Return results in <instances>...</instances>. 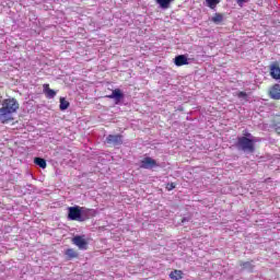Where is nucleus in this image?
<instances>
[{"label": "nucleus", "instance_id": "nucleus-12", "mask_svg": "<svg viewBox=\"0 0 280 280\" xmlns=\"http://www.w3.org/2000/svg\"><path fill=\"white\" fill-rule=\"evenodd\" d=\"M108 100H122L124 93H121V90L115 89L112 94L107 95Z\"/></svg>", "mask_w": 280, "mask_h": 280}, {"label": "nucleus", "instance_id": "nucleus-6", "mask_svg": "<svg viewBox=\"0 0 280 280\" xmlns=\"http://www.w3.org/2000/svg\"><path fill=\"white\" fill-rule=\"evenodd\" d=\"M106 143H108L109 145H121L124 143V136L109 135L106 138Z\"/></svg>", "mask_w": 280, "mask_h": 280}, {"label": "nucleus", "instance_id": "nucleus-19", "mask_svg": "<svg viewBox=\"0 0 280 280\" xmlns=\"http://www.w3.org/2000/svg\"><path fill=\"white\" fill-rule=\"evenodd\" d=\"M206 3L210 10H215L218 8V4L220 3V0H206Z\"/></svg>", "mask_w": 280, "mask_h": 280}, {"label": "nucleus", "instance_id": "nucleus-23", "mask_svg": "<svg viewBox=\"0 0 280 280\" xmlns=\"http://www.w3.org/2000/svg\"><path fill=\"white\" fill-rule=\"evenodd\" d=\"M243 137H246V139H250V138H253V135H250L249 132H246V133H244Z\"/></svg>", "mask_w": 280, "mask_h": 280}, {"label": "nucleus", "instance_id": "nucleus-7", "mask_svg": "<svg viewBox=\"0 0 280 280\" xmlns=\"http://www.w3.org/2000/svg\"><path fill=\"white\" fill-rule=\"evenodd\" d=\"M269 73L273 80H280V66L279 61H275L269 67Z\"/></svg>", "mask_w": 280, "mask_h": 280}, {"label": "nucleus", "instance_id": "nucleus-14", "mask_svg": "<svg viewBox=\"0 0 280 280\" xmlns=\"http://www.w3.org/2000/svg\"><path fill=\"white\" fill-rule=\"evenodd\" d=\"M174 0H155L158 4H160V8L162 10H167L170 9V5L173 3Z\"/></svg>", "mask_w": 280, "mask_h": 280}, {"label": "nucleus", "instance_id": "nucleus-10", "mask_svg": "<svg viewBox=\"0 0 280 280\" xmlns=\"http://www.w3.org/2000/svg\"><path fill=\"white\" fill-rule=\"evenodd\" d=\"M65 255H66L68 260L78 259V257H80V254H78V250H75L73 248L66 249Z\"/></svg>", "mask_w": 280, "mask_h": 280}, {"label": "nucleus", "instance_id": "nucleus-3", "mask_svg": "<svg viewBox=\"0 0 280 280\" xmlns=\"http://www.w3.org/2000/svg\"><path fill=\"white\" fill-rule=\"evenodd\" d=\"M255 143H257V140L255 139L238 137L236 147L238 150H242V152H248L249 154H253L255 152Z\"/></svg>", "mask_w": 280, "mask_h": 280}, {"label": "nucleus", "instance_id": "nucleus-9", "mask_svg": "<svg viewBox=\"0 0 280 280\" xmlns=\"http://www.w3.org/2000/svg\"><path fill=\"white\" fill-rule=\"evenodd\" d=\"M174 62L176 67H185V65H189V59L185 55H179L175 57Z\"/></svg>", "mask_w": 280, "mask_h": 280}, {"label": "nucleus", "instance_id": "nucleus-20", "mask_svg": "<svg viewBox=\"0 0 280 280\" xmlns=\"http://www.w3.org/2000/svg\"><path fill=\"white\" fill-rule=\"evenodd\" d=\"M236 95L240 100H248V94L244 91L238 92Z\"/></svg>", "mask_w": 280, "mask_h": 280}, {"label": "nucleus", "instance_id": "nucleus-18", "mask_svg": "<svg viewBox=\"0 0 280 280\" xmlns=\"http://www.w3.org/2000/svg\"><path fill=\"white\" fill-rule=\"evenodd\" d=\"M59 102H60L59 104L60 110H67V108H69L70 103L69 101L65 100V97H60Z\"/></svg>", "mask_w": 280, "mask_h": 280}, {"label": "nucleus", "instance_id": "nucleus-24", "mask_svg": "<svg viewBox=\"0 0 280 280\" xmlns=\"http://www.w3.org/2000/svg\"><path fill=\"white\" fill-rule=\"evenodd\" d=\"M182 222H187V219L184 218V219L182 220Z\"/></svg>", "mask_w": 280, "mask_h": 280}, {"label": "nucleus", "instance_id": "nucleus-16", "mask_svg": "<svg viewBox=\"0 0 280 280\" xmlns=\"http://www.w3.org/2000/svg\"><path fill=\"white\" fill-rule=\"evenodd\" d=\"M34 163L35 165H38V167H42V170H45V167H47V161L43 158H35Z\"/></svg>", "mask_w": 280, "mask_h": 280}, {"label": "nucleus", "instance_id": "nucleus-1", "mask_svg": "<svg viewBox=\"0 0 280 280\" xmlns=\"http://www.w3.org/2000/svg\"><path fill=\"white\" fill-rule=\"evenodd\" d=\"M19 108H21V104L15 97L4 98L0 107V124H12Z\"/></svg>", "mask_w": 280, "mask_h": 280}, {"label": "nucleus", "instance_id": "nucleus-13", "mask_svg": "<svg viewBox=\"0 0 280 280\" xmlns=\"http://www.w3.org/2000/svg\"><path fill=\"white\" fill-rule=\"evenodd\" d=\"M183 270H178V269H175L173 271H171V273L168 275L170 279L172 280H180L183 279Z\"/></svg>", "mask_w": 280, "mask_h": 280}, {"label": "nucleus", "instance_id": "nucleus-17", "mask_svg": "<svg viewBox=\"0 0 280 280\" xmlns=\"http://www.w3.org/2000/svg\"><path fill=\"white\" fill-rule=\"evenodd\" d=\"M241 267L243 268V270H248L249 272H253V270L255 269V265H253V261L241 262Z\"/></svg>", "mask_w": 280, "mask_h": 280}, {"label": "nucleus", "instance_id": "nucleus-21", "mask_svg": "<svg viewBox=\"0 0 280 280\" xmlns=\"http://www.w3.org/2000/svg\"><path fill=\"white\" fill-rule=\"evenodd\" d=\"M166 189L167 191H172V189H176V184L175 183L166 184Z\"/></svg>", "mask_w": 280, "mask_h": 280}, {"label": "nucleus", "instance_id": "nucleus-11", "mask_svg": "<svg viewBox=\"0 0 280 280\" xmlns=\"http://www.w3.org/2000/svg\"><path fill=\"white\" fill-rule=\"evenodd\" d=\"M44 94L48 100H52V97L56 95V92L49 88V83H45L43 85Z\"/></svg>", "mask_w": 280, "mask_h": 280}, {"label": "nucleus", "instance_id": "nucleus-8", "mask_svg": "<svg viewBox=\"0 0 280 280\" xmlns=\"http://www.w3.org/2000/svg\"><path fill=\"white\" fill-rule=\"evenodd\" d=\"M268 95L271 100H276L279 101L280 100V84L276 83L273 84L269 91H268Z\"/></svg>", "mask_w": 280, "mask_h": 280}, {"label": "nucleus", "instance_id": "nucleus-5", "mask_svg": "<svg viewBox=\"0 0 280 280\" xmlns=\"http://www.w3.org/2000/svg\"><path fill=\"white\" fill-rule=\"evenodd\" d=\"M72 243L74 246H78L80 250H86L89 248V242L84 238V236L77 235L72 238Z\"/></svg>", "mask_w": 280, "mask_h": 280}, {"label": "nucleus", "instance_id": "nucleus-2", "mask_svg": "<svg viewBox=\"0 0 280 280\" xmlns=\"http://www.w3.org/2000/svg\"><path fill=\"white\" fill-rule=\"evenodd\" d=\"M91 209L80 206L69 207L68 208V220L73 222H86L91 220Z\"/></svg>", "mask_w": 280, "mask_h": 280}, {"label": "nucleus", "instance_id": "nucleus-4", "mask_svg": "<svg viewBox=\"0 0 280 280\" xmlns=\"http://www.w3.org/2000/svg\"><path fill=\"white\" fill-rule=\"evenodd\" d=\"M140 167L141 170H153V167H159V163H156V160L147 156L140 161Z\"/></svg>", "mask_w": 280, "mask_h": 280}, {"label": "nucleus", "instance_id": "nucleus-22", "mask_svg": "<svg viewBox=\"0 0 280 280\" xmlns=\"http://www.w3.org/2000/svg\"><path fill=\"white\" fill-rule=\"evenodd\" d=\"M250 0H236L237 5H240V8H244V3H248Z\"/></svg>", "mask_w": 280, "mask_h": 280}, {"label": "nucleus", "instance_id": "nucleus-15", "mask_svg": "<svg viewBox=\"0 0 280 280\" xmlns=\"http://www.w3.org/2000/svg\"><path fill=\"white\" fill-rule=\"evenodd\" d=\"M212 23H215V25H220V23H222V21H224V15L222 13H215L212 18H211Z\"/></svg>", "mask_w": 280, "mask_h": 280}]
</instances>
